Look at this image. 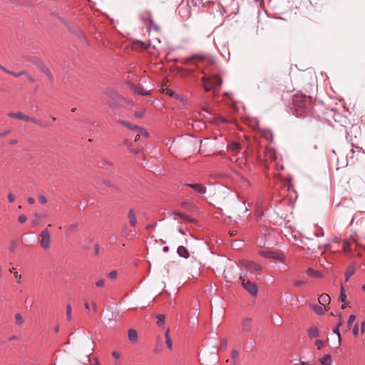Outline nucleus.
Here are the masks:
<instances>
[{
  "instance_id": "obj_1",
  "label": "nucleus",
  "mask_w": 365,
  "mask_h": 365,
  "mask_svg": "<svg viewBox=\"0 0 365 365\" xmlns=\"http://www.w3.org/2000/svg\"><path fill=\"white\" fill-rule=\"evenodd\" d=\"M206 62L212 64L215 63V61L210 56L204 55H195L185 59V63L196 66L200 71V73L204 74L201 80L203 83L205 91L208 92L212 88L215 89V83L210 81V76L207 75L205 72L208 66Z\"/></svg>"
},
{
  "instance_id": "obj_2",
  "label": "nucleus",
  "mask_w": 365,
  "mask_h": 365,
  "mask_svg": "<svg viewBox=\"0 0 365 365\" xmlns=\"http://www.w3.org/2000/svg\"><path fill=\"white\" fill-rule=\"evenodd\" d=\"M311 99L306 96L295 94L293 96L294 114L297 117H302L307 114L310 106Z\"/></svg>"
},
{
  "instance_id": "obj_3",
  "label": "nucleus",
  "mask_w": 365,
  "mask_h": 365,
  "mask_svg": "<svg viewBox=\"0 0 365 365\" xmlns=\"http://www.w3.org/2000/svg\"><path fill=\"white\" fill-rule=\"evenodd\" d=\"M238 265L245 271V272L241 274H247V278H251V276L254 273L259 272L262 269L259 264L246 259H240L238 262Z\"/></svg>"
},
{
  "instance_id": "obj_4",
  "label": "nucleus",
  "mask_w": 365,
  "mask_h": 365,
  "mask_svg": "<svg viewBox=\"0 0 365 365\" xmlns=\"http://www.w3.org/2000/svg\"><path fill=\"white\" fill-rule=\"evenodd\" d=\"M7 116L26 123L31 122L41 128H46L50 125V124L47 122L43 121L35 118L30 117L29 115H26L24 113L19 111L9 113L7 114Z\"/></svg>"
},
{
  "instance_id": "obj_5",
  "label": "nucleus",
  "mask_w": 365,
  "mask_h": 365,
  "mask_svg": "<svg viewBox=\"0 0 365 365\" xmlns=\"http://www.w3.org/2000/svg\"><path fill=\"white\" fill-rule=\"evenodd\" d=\"M247 274H240L239 277V279L242 282V285L243 287L252 295V296H256L258 292V288L257 285L250 281L249 279L247 280Z\"/></svg>"
},
{
  "instance_id": "obj_6",
  "label": "nucleus",
  "mask_w": 365,
  "mask_h": 365,
  "mask_svg": "<svg viewBox=\"0 0 365 365\" xmlns=\"http://www.w3.org/2000/svg\"><path fill=\"white\" fill-rule=\"evenodd\" d=\"M258 254L262 257L274 259L281 262H284L286 258L285 255L282 252H277L269 250H260L258 252Z\"/></svg>"
},
{
  "instance_id": "obj_7",
  "label": "nucleus",
  "mask_w": 365,
  "mask_h": 365,
  "mask_svg": "<svg viewBox=\"0 0 365 365\" xmlns=\"http://www.w3.org/2000/svg\"><path fill=\"white\" fill-rule=\"evenodd\" d=\"M40 246L44 250H47L50 248V244H51V234L48 229H44L41 233H40Z\"/></svg>"
},
{
  "instance_id": "obj_8",
  "label": "nucleus",
  "mask_w": 365,
  "mask_h": 365,
  "mask_svg": "<svg viewBox=\"0 0 365 365\" xmlns=\"http://www.w3.org/2000/svg\"><path fill=\"white\" fill-rule=\"evenodd\" d=\"M119 123L120 124L125 125L129 130H135L138 133L136 134L135 137H140V135H143L144 137H147L148 135L147 130L141 127H139L135 125H132L130 123L127 122V121H123V120H120Z\"/></svg>"
},
{
  "instance_id": "obj_9",
  "label": "nucleus",
  "mask_w": 365,
  "mask_h": 365,
  "mask_svg": "<svg viewBox=\"0 0 365 365\" xmlns=\"http://www.w3.org/2000/svg\"><path fill=\"white\" fill-rule=\"evenodd\" d=\"M138 138H125L123 141V144L128 147V148L133 153H138L141 148L138 143Z\"/></svg>"
},
{
  "instance_id": "obj_10",
  "label": "nucleus",
  "mask_w": 365,
  "mask_h": 365,
  "mask_svg": "<svg viewBox=\"0 0 365 365\" xmlns=\"http://www.w3.org/2000/svg\"><path fill=\"white\" fill-rule=\"evenodd\" d=\"M141 19L144 22H146V21L148 22V24H146L148 31H150L152 29H153L156 31H160L158 26L154 23L153 19L151 18L150 14L149 12L144 13L141 16Z\"/></svg>"
},
{
  "instance_id": "obj_11",
  "label": "nucleus",
  "mask_w": 365,
  "mask_h": 365,
  "mask_svg": "<svg viewBox=\"0 0 365 365\" xmlns=\"http://www.w3.org/2000/svg\"><path fill=\"white\" fill-rule=\"evenodd\" d=\"M185 186L192 188L196 192L204 194L206 192V187L202 184L199 183H187Z\"/></svg>"
},
{
  "instance_id": "obj_12",
  "label": "nucleus",
  "mask_w": 365,
  "mask_h": 365,
  "mask_svg": "<svg viewBox=\"0 0 365 365\" xmlns=\"http://www.w3.org/2000/svg\"><path fill=\"white\" fill-rule=\"evenodd\" d=\"M252 319L250 317H246L245 318L242 323H241V327L242 330L244 332H249L252 329Z\"/></svg>"
},
{
  "instance_id": "obj_13",
  "label": "nucleus",
  "mask_w": 365,
  "mask_h": 365,
  "mask_svg": "<svg viewBox=\"0 0 365 365\" xmlns=\"http://www.w3.org/2000/svg\"><path fill=\"white\" fill-rule=\"evenodd\" d=\"M128 218L129 220V223L132 227H135L137 225V218L134 210L130 209L128 211Z\"/></svg>"
},
{
  "instance_id": "obj_14",
  "label": "nucleus",
  "mask_w": 365,
  "mask_h": 365,
  "mask_svg": "<svg viewBox=\"0 0 365 365\" xmlns=\"http://www.w3.org/2000/svg\"><path fill=\"white\" fill-rule=\"evenodd\" d=\"M128 339L132 343H135L138 341V332L133 329H130L128 331Z\"/></svg>"
},
{
  "instance_id": "obj_15",
  "label": "nucleus",
  "mask_w": 365,
  "mask_h": 365,
  "mask_svg": "<svg viewBox=\"0 0 365 365\" xmlns=\"http://www.w3.org/2000/svg\"><path fill=\"white\" fill-rule=\"evenodd\" d=\"M233 267H227V269L224 271V277L227 282H232L233 279H236V276L232 275V269Z\"/></svg>"
},
{
  "instance_id": "obj_16",
  "label": "nucleus",
  "mask_w": 365,
  "mask_h": 365,
  "mask_svg": "<svg viewBox=\"0 0 365 365\" xmlns=\"http://www.w3.org/2000/svg\"><path fill=\"white\" fill-rule=\"evenodd\" d=\"M318 300L321 305L326 307L327 304L330 303L331 299L327 294L323 293L319 296Z\"/></svg>"
},
{
  "instance_id": "obj_17",
  "label": "nucleus",
  "mask_w": 365,
  "mask_h": 365,
  "mask_svg": "<svg viewBox=\"0 0 365 365\" xmlns=\"http://www.w3.org/2000/svg\"><path fill=\"white\" fill-rule=\"evenodd\" d=\"M307 333H308L309 337L311 339L317 338L319 336V330L314 326L309 327L307 330Z\"/></svg>"
},
{
  "instance_id": "obj_18",
  "label": "nucleus",
  "mask_w": 365,
  "mask_h": 365,
  "mask_svg": "<svg viewBox=\"0 0 365 365\" xmlns=\"http://www.w3.org/2000/svg\"><path fill=\"white\" fill-rule=\"evenodd\" d=\"M109 96L113 100L116 101V103H117L118 106H123V102L124 101V99L123 98L122 96H120V95H118L116 93H111L109 94Z\"/></svg>"
},
{
  "instance_id": "obj_19",
  "label": "nucleus",
  "mask_w": 365,
  "mask_h": 365,
  "mask_svg": "<svg viewBox=\"0 0 365 365\" xmlns=\"http://www.w3.org/2000/svg\"><path fill=\"white\" fill-rule=\"evenodd\" d=\"M210 81L215 83V89L220 86L222 81V78L217 75H212L210 76Z\"/></svg>"
},
{
  "instance_id": "obj_20",
  "label": "nucleus",
  "mask_w": 365,
  "mask_h": 365,
  "mask_svg": "<svg viewBox=\"0 0 365 365\" xmlns=\"http://www.w3.org/2000/svg\"><path fill=\"white\" fill-rule=\"evenodd\" d=\"M312 308L316 314L319 315L324 314L325 311L328 309L327 307H322V306L317 304L312 305Z\"/></svg>"
},
{
  "instance_id": "obj_21",
  "label": "nucleus",
  "mask_w": 365,
  "mask_h": 365,
  "mask_svg": "<svg viewBox=\"0 0 365 365\" xmlns=\"http://www.w3.org/2000/svg\"><path fill=\"white\" fill-rule=\"evenodd\" d=\"M178 253L179 254L180 256L183 257L185 258H188L190 255L187 250L183 246L178 247Z\"/></svg>"
},
{
  "instance_id": "obj_22",
  "label": "nucleus",
  "mask_w": 365,
  "mask_h": 365,
  "mask_svg": "<svg viewBox=\"0 0 365 365\" xmlns=\"http://www.w3.org/2000/svg\"><path fill=\"white\" fill-rule=\"evenodd\" d=\"M133 91L135 93L142 95V96H149L150 92L148 91L145 90L143 88L140 86H135L133 88Z\"/></svg>"
},
{
  "instance_id": "obj_23",
  "label": "nucleus",
  "mask_w": 365,
  "mask_h": 365,
  "mask_svg": "<svg viewBox=\"0 0 365 365\" xmlns=\"http://www.w3.org/2000/svg\"><path fill=\"white\" fill-rule=\"evenodd\" d=\"M319 361L322 365H331V359L329 354L324 355Z\"/></svg>"
},
{
  "instance_id": "obj_24",
  "label": "nucleus",
  "mask_w": 365,
  "mask_h": 365,
  "mask_svg": "<svg viewBox=\"0 0 365 365\" xmlns=\"http://www.w3.org/2000/svg\"><path fill=\"white\" fill-rule=\"evenodd\" d=\"M355 267L354 266H349L345 272V279L347 282L349 278L354 274Z\"/></svg>"
},
{
  "instance_id": "obj_25",
  "label": "nucleus",
  "mask_w": 365,
  "mask_h": 365,
  "mask_svg": "<svg viewBox=\"0 0 365 365\" xmlns=\"http://www.w3.org/2000/svg\"><path fill=\"white\" fill-rule=\"evenodd\" d=\"M212 122L215 124H220V123H227V122H228V120L225 117L219 115L215 116L213 118Z\"/></svg>"
},
{
  "instance_id": "obj_26",
  "label": "nucleus",
  "mask_w": 365,
  "mask_h": 365,
  "mask_svg": "<svg viewBox=\"0 0 365 365\" xmlns=\"http://www.w3.org/2000/svg\"><path fill=\"white\" fill-rule=\"evenodd\" d=\"M165 344L169 349H172V341L169 336V329H167L165 334Z\"/></svg>"
},
{
  "instance_id": "obj_27",
  "label": "nucleus",
  "mask_w": 365,
  "mask_h": 365,
  "mask_svg": "<svg viewBox=\"0 0 365 365\" xmlns=\"http://www.w3.org/2000/svg\"><path fill=\"white\" fill-rule=\"evenodd\" d=\"M66 319L68 322L72 319V307L70 304L66 305Z\"/></svg>"
},
{
  "instance_id": "obj_28",
  "label": "nucleus",
  "mask_w": 365,
  "mask_h": 365,
  "mask_svg": "<svg viewBox=\"0 0 365 365\" xmlns=\"http://www.w3.org/2000/svg\"><path fill=\"white\" fill-rule=\"evenodd\" d=\"M307 274L309 276H313V277H322V274L319 272L314 271L312 268H309L307 270Z\"/></svg>"
},
{
  "instance_id": "obj_29",
  "label": "nucleus",
  "mask_w": 365,
  "mask_h": 365,
  "mask_svg": "<svg viewBox=\"0 0 365 365\" xmlns=\"http://www.w3.org/2000/svg\"><path fill=\"white\" fill-rule=\"evenodd\" d=\"M34 217H35V219L32 221V224H33L34 227H37L40 224L41 215H40V214L36 212V213H34Z\"/></svg>"
},
{
  "instance_id": "obj_30",
  "label": "nucleus",
  "mask_w": 365,
  "mask_h": 365,
  "mask_svg": "<svg viewBox=\"0 0 365 365\" xmlns=\"http://www.w3.org/2000/svg\"><path fill=\"white\" fill-rule=\"evenodd\" d=\"M229 148L233 150V151H236V150H239L240 148H241V146L240 145L239 143H236V142H232L230 145H229Z\"/></svg>"
},
{
  "instance_id": "obj_31",
  "label": "nucleus",
  "mask_w": 365,
  "mask_h": 365,
  "mask_svg": "<svg viewBox=\"0 0 365 365\" xmlns=\"http://www.w3.org/2000/svg\"><path fill=\"white\" fill-rule=\"evenodd\" d=\"M77 227H78L77 223L71 224L68 226V227L66 228V232L67 234H70V233L74 232L76 230Z\"/></svg>"
},
{
  "instance_id": "obj_32",
  "label": "nucleus",
  "mask_w": 365,
  "mask_h": 365,
  "mask_svg": "<svg viewBox=\"0 0 365 365\" xmlns=\"http://www.w3.org/2000/svg\"><path fill=\"white\" fill-rule=\"evenodd\" d=\"M156 318H157L156 324L158 326H160V325L164 324L165 320V315H163V314H158V315H157Z\"/></svg>"
},
{
  "instance_id": "obj_33",
  "label": "nucleus",
  "mask_w": 365,
  "mask_h": 365,
  "mask_svg": "<svg viewBox=\"0 0 365 365\" xmlns=\"http://www.w3.org/2000/svg\"><path fill=\"white\" fill-rule=\"evenodd\" d=\"M341 324V321L339 322V324H338V326L336 327V329H334V332L335 334H337V336H338V344H337V347H339L341 344V335H340V333L339 331V327Z\"/></svg>"
},
{
  "instance_id": "obj_34",
  "label": "nucleus",
  "mask_w": 365,
  "mask_h": 365,
  "mask_svg": "<svg viewBox=\"0 0 365 365\" xmlns=\"http://www.w3.org/2000/svg\"><path fill=\"white\" fill-rule=\"evenodd\" d=\"M238 356H239V351L235 349L232 350V353H231V357H232V359L233 360L234 364H236V361H237Z\"/></svg>"
},
{
  "instance_id": "obj_35",
  "label": "nucleus",
  "mask_w": 365,
  "mask_h": 365,
  "mask_svg": "<svg viewBox=\"0 0 365 365\" xmlns=\"http://www.w3.org/2000/svg\"><path fill=\"white\" fill-rule=\"evenodd\" d=\"M15 319H16V323L17 324L20 325V324H23V322H24L22 316L19 313L15 314Z\"/></svg>"
},
{
  "instance_id": "obj_36",
  "label": "nucleus",
  "mask_w": 365,
  "mask_h": 365,
  "mask_svg": "<svg viewBox=\"0 0 365 365\" xmlns=\"http://www.w3.org/2000/svg\"><path fill=\"white\" fill-rule=\"evenodd\" d=\"M355 319H356V316L355 315L351 314V315L349 316V320L347 322V326H348L349 329L351 327L352 324L354 322Z\"/></svg>"
},
{
  "instance_id": "obj_37",
  "label": "nucleus",
  "mask_w": 365,
  "mask_h": 365,
  "mask_svg": "<svg viewBox=\"0 0 365 365\" xmlns=\"http://www.w3.org/2000/svg\"><path fill=\"white\" fill-rule=\"evenodd\" d=\"M339 298L341 300V302H345L346 296V294H345L344 288L343 287H341V288Z\"/></svg>"
},
{
  "instance_id": "obj_38",
  "label": "nucleus",
  "mask_w": 365,
  "mask_h": 365,
  "mask_svg": "<svg viewBox=\"0 0 365 365\" xmlns=\"http://www.w3.org/2000/svg\"><path fill=\"white\" fill-rule=\"evenodd\" d=\"M342 249L345 252L350 251V244L347 242H343Z\"/></svg>"
},
{
  "instance_id": "obj_39",
  "label": "nucleus",
  "mask_w": 365,
  "mask_h": 365,
  "mask_svg": "<svg viewBox=\"0 0 365 365\" xmlns=\"http://www.w3.org/2000/svg\"><path fill=\"white\" fill-rule=\"evenodd\" d=\"M41 71L50 78L52 79V74L48 68L43 66Z\"/></svg>"
},
{
  "instance_id": "obj_40",
  "label": "nucleus",
  "mask_w": 365,
  "mask_h": 365,
  "mask_svg": "<svg viewBox=\"0 0 365 365\" xmlns=\"http://www.w3.org/2000/svg\"><path fill=\"white\" fill-rule=\"evenodd\" d=\"M227 339H224L222 341H221L220 342V346L219 347V349L220 350H223L224 349L226 348L227 346Z\"/></svg>"
},
{
  "instance_id": "obj_41",
  "label": "nucleus",
  "mask_w": 365,
  "mask_h": 365,
  "mask_svg": "<svg viewBox=\"0 0 365 365\" xmlns=\"http://www.w3.org/2000/svg\"><path fill=\"white\" fill-rule=\"evenodd\" d=\"M105 279H99L96 282V285L98 287H103L105 286Z\"/></svg>"
},
{
  "instance_id": "obj_42",
  "label": "nucleus",
  "mask_w": 365,
  "mask_h": 365,
  "mask_svg": "<svg viewBox=\"0 0 365 365\" xmlns=\"http://www.w3.org/2000/svg\"><path fill=\"white\" fill-rule=\"evenodd\" d=\"M14 277L16 278V282L20 284L21 282V275L20 274H19L18 272H14Z\"/></svg>"
},
{
  "instance_id": "obj_43",
  "label": "nucleus",
  "mask_w": 365,
  "mask_h": 365,
  "mask_svg": "<svg viewBox=\"0 0 365 365\" xmlns=\"http://www.w3.org/2000/svg\"><path fill=\"white\" fill-rule=\"evenodd\" d=\"M24 73H26L25 71L19 72V73H15L14 71H10V73H9L8 74L12 75L14 77H19L20 76L24 75Z\"/></svg>"
},
{
  "instance_id": "obj_44",
  "label": "nucleus",
  "mask_w": 365,
  "mask_h": 365,
  "mask_svg": "<svg viewBox=\"0 0 365 365\" xmlns=\"http://www.w3.org/2000/svg\"><path fill=\"white\" fill-rule=\"evenodd\" d=\"M315 345L318 349H322L324 346V342L321 340H317L315 341Z\"/></svg>"
},
{
  "instance_id": "obj_45",
  "label": "nucleus",
  "mask_w": 365,
  "mask_h": 365,
  "mask_svg": "<svg viewBox=\"0 0 365 365\" xmlns=\"http://www.w3.org/2000/svg\"><path fill=\"white\" fill-rule=\"evenodd\" d=\"M306 284L305 281L303 280H297L294 282V286L295 287H301Z\"/></svg>"
},
{
  "instance_id": "obj_46",
  "label": "nucleus",
  "mask_w": 365,
  "mask_h": 365,
  "mask_svg": "<svg viewBox=\"0 0 365 365\" xmlns=\"http://www.w3.org/2000/svg\"><path fill=\"white\" fill-rule=\"evenodd\" d=\"M163 92L167 93L170 96H173L175 95V92L169 88L163 89Z\"/></svg>"
},
{
  "instance_id": "obj_47",
  "label": "nucleus",
  "mask_w": 365,
  "mask_h": 365,
  "mask_svg": "<svg viewBox=\"0 0 365 365\" xmlns=\"http://www.w3.org/2000/svg\"><path fill=\"white\" fill-rule=\"evenodd\" d=\"M16 246H17V243H16V241H14H14H12V242H11V245H10V247H9V250H10L11 252H14L15 251V249H16Z\"/></svg>"
},
{
  "instance_id": "obj_48",
  "label": "nucleus",
  "mask_w": 365,
  "mask_h": 365,
  "mask_svg": "<svg viewBox=\"0 0 365 365\" xmlns=\"http://www.w3.org/2000/svg\"><path fill=\"white\" fill-rule=\"evenodd\" d=\"M18 220L20 223H24L27 220V217L24 215H21L19 217Z\"/></svg>"
},
{
  "instance_id": "obj_49",
  "label": "nucleus",
  "mask_w": 365,
  "mask_h": 365,
  "mask_svg": "<svg viewBox=\"0 0 365 365\" xmlns=\"http://www.w3.org/2000/svg\"><path fill=\"white\" fill-rule=\"evenodd\" d=\"M7 198H8V200H9L10 202H14V200H15V197H14V195L12 193H11V192H10V193H9V194L7 195Z\"/></svg>"
},
{
  "instance_id": "obj_50",
  "label": "nucleus",
  "mask_w": 365,
  "mask_h": 365,
  "mask_svg": "<svg viewBox=\"0 0 365 365\" xmlns=\"http://www.w3.org/2000/svg\"><path fill=\"white\" fill-rule=\"evenodd\" d=\"M108 277L110 279H115L117 277V272L115 270L111 271L110 272H109Z\"/></svg>"
},
{
  "instance_id": "obj_51",
  "label": "nucleus",
  "mask_w": 365,
  "mask_h": 365,
  "mask_svg": "<svg viewBox=\"0 0 365 365\" xmlns=\"http://www.w3.org/2000/svg\"><path fill=\"white\" fill-rule=\"evenodd\" d=\"M38 200L42 204H46L47 202V199L44 195H39Z\"/></svg>"
},
{
  "instance_id": "obj_52",
  "label": "nucleus",
  "mask_w": 365,
  "mask_h": 365,
  "mask_svg": "<svg viewBox=\"0 0 365 365\" xmlns=\"http://www.w3.org/2000/svg\"><path fill=\"white\" fill-rule=\"evenodd\" d=\"M24 75H25L26 76L27 79L30 82L33 83L35 81V79L28 72L26 71V73H24Z\"/></svg>"
},
{
  "instance_id": "obj_53",
  "label": "nucleus",
  "mask_w": 365,
  "mask_h": 365,
  "mask_svg": "<svg viewBox=\"0 0 365 365\" xmlns=\"http://www.w3.org/2000/svg\"><path fill=\"white\" fill-rule=\"evenodd\" d=\"M353 334L354 336H357L359 334V327L357 324H355L353 327Z\"/></svg>"
},
{
  "instance_id": "obj_54",
  "label": "nucleus",
  "mask_w": 365,
  "mask_h": 365,
  "mask_svg": "<svg viewBox=\"0 0 365 365\" xmlns=\"http://www.w3.org/2000/svg\"><path fill=\"white\" fill-rule=\"evenodd\" d=\"M175 214L178 215L181 219L190 220L188 217L187 215H184V214H182V213H180V212H176Z\"/></svg>"
},
{
  "instance_id": "obj_55",
  "label": "nucleus",
  "mask_w": 365,
  "mask_h": 365,
  "mask_svg": "<svg viewBox=\"0 0 365 365\" xmlns=\"http://www.w3.org/2000/svg\"><path fill=\"white\" fill-rule=\"evenodd\" d=\"M112 356L115 359H118L120 357V354L118 351H114L112 352Z\"/></svg>"
},
{
  "instance_id": "obj_56",
  "label": "nucleus",
  "mask_w": 365,
  "mask_h": 365,
  "mask_svg": "<svg viewBox=\"0 0 365 365\" xmlns=\"http://www.w3.org/2000/svg\"><path fill=\"white\" fill-rule=\"evenodd\" d=\"M144 115V111L143 110H140V111H137L135 113V115L137 117V118H142Z\"/></svg>"
},
{
  "instance_id": "obj_57",
  "label": "nucleus",
  "mask_w": 365,
  "mask_h": 365,
  "mask_svg": "<svg viewBox=\"0 0 365 365\" xmlns=\"http://www.w3.org/2000/svg\"><path fill=\"white\" fill-rule=\"evenodd\" d=\"M361 331L362 334L364 333L365 331V321H364L362 323H361Z\"/></svg>"
},
{
  "instance_id": "obj_58",
  "label": "nucleus",
  "mask_w": 365,
  "mask_h": 365,
  "mask_svg": "<svg viewBox=\"0 0 365 365\" xmlns=\"http://www.w3.org/2000/svg\"><path fill=\"white\" fill-rule=\"evenodd\" d=\"M272 135H273V133H272V131L268 130L267 133H264V137L268 138V137H272Z\"/></svg>"
},
{
  "instance_id": "obj_59",
  "label": "nucleus",
  "mask_w": 365,
  "mask_h": 365,
  "mask_svg": "<svg viewBox=\"0 0 365 365\" xmlns=\"http://www.w3.org/2000/svg\"><path fill=\"white\" fill-rule=\"evenodd\" d=\"M0 69L2 70L4 72H5L6 73H10L9 70H8L6 68H5L4 66H1V64H0Z\"/></svg>"
},
{
  "instance_id": "obj_60",
  "label": "nucleus",
  "mask_w": 365,
  "mask_h": 365,
  "mask_svg": "<svg viewBox=\"0 0 365 365\" xmlns=\"http://www.w3.org/2000/svg\"><path fill=\"white\" fill-rule=\"evenodd\" d=\"M27 200L30 204H34L35 202V200L31 197H28Z\"/></svg>"
},
{
  "instance_id": "obj_61",
  "label": "nucleus",
  "mask_w": 365,
  "mask_h": 365,
  "mask_svg": "<svg viewBox=\"0 0 365 365\" xmlns=\"http://www.w3.org/2000/svg\"><path fill=\"white\" fill-rule=\"evenodd\" d=\"M99 252V246L98 245H95V254L98 255Z\"/></svg>"
},
{
  "instance_id": "obj_62",
  "label": "nucleus",
  "mask_w": 365,
  "mask_h": 365,
  "mask_svg": "<svg viewBox=\"0 0 365 365\" xmlns=\"http://www.w3.org/2000/svg\"><path fill=\"white\" fill-rule=\"evenodd\" d=\"M229 233H230V235L231 237H232V236H235L237 234V231L236 230L230 231Z\"/></svg>"
},
{
  "instance_id": "obj_63",
  "label": "nucleus",
  "mask_w": 365,
  "mask_h": 365,
  "mask_svg": "<svg viewBox=\"0 0 365 365\" xmlns=\"http://www.w3.org/2000/svg\"><path fill=\"white\" fill-rule=\"evenodd\" d=\"M84 306H85V308L86 309H90L89 304H88V302L87 301L85 302Z\"/></svg>"
},
{
  "instance_id": "obj_64",
  "label": "nucleus",
  "mask_w": 365,
  "mask_h": 365,
  "mask_svg": "<svg viewBox=\"0 0 365 365\" xmlns=\"http://www.w3.org/2000/svg\"><path fill=\"white\" fill-rule=\"evenodd\" d=\"M92 307L95 311L97 309V304L96 302H92Z\"/></svg>"
}]
</instances>
